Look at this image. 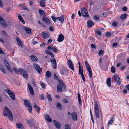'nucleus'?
<instances>
[{
  "label": "nucleus",
  "mask_w": 129,
  "mask_h": 129,
  "mask_svg": "<svg viewBox=\"0 0 129 129\" xmlns=\"http://www.w3.org/2000/svg\"><path fill=\"white\" fill-rule=\"evenodd\" d=\"M92 73L91 68L89 66V77H90V80L91 82L93 84V79H92Z\"/></svg>",
  "instance_id": "11"
},
{
  "label": "nucleus",
  "mask_w": 129,
  "mask_h": 129,
  "mask_svg": "<svg viewBox=\"0 0 129 129\" xmlns=\"http://www.w3.org/2000/svg\"><path fill=\"white\" fill-rule=\"evenodd\" d=\"M90 46L93 49H95L96 48V47L94 44H91L90 45Z\"/></svg>",
  "instance_id": "52"
},
{
  "label": "nucleus",
  "mask_w": 129,
  "mask_h": 129,
  "mask_svg": "<svg viewBox=\"0 0 129 129\" xmlns=\"http://www.w3.org/2000/svg\"><path fill=\"white\" fill-rule=\"evenodd\" d=\"M94 25V24L93 22L90 20H89V28L91 27Z\"/></svg>",
  "instance_id": "43"
},
{
  "label": "nucleus",
  "mask_w": 129,
  "mask_h": 129,
  "mask_svg": "<svg viewBox=\"0 0 129 129\" xmlns=\"http://www.w3.org/2000/svg\"><path fill=\"white\" fill-rule=\"evenodd\" d=\"M4 62H5V65L7 69L9 70H10L11 72H13V70H10V66L9 64L8 63L7 61L5 59L4 60Z\"/></svg>",
  "instance_id": "9"
},
{
  "label": "nucleus",
  "mask_w": 129,
  "mask_h": 129,
  "mask_svg": "<svg viewBox=\"0 0 129 129\" xmlns=\"http://www.w3.org/2000/svg\"><path fill=\"white\" fill-rule=\"evenodd\" d=\"M42 20L45 23L47 24H49L50 23V22L49 19L46 17H43L42 18Z\"/></svg>",
  "instance_id": "17"
},
{
  "label": "nucleus",
  "mask_w": 129,
  "mask_h": 129,
  "mask_svg": "<svg viewBox=\"0 0 129 129\" xmlns=\"http://www.w3.org/2000/svg\"><path fill=\"white\" fill-rule=\"evenodd\" d=\"M78 102L80 105H82L81 100L80 97L79 93L78 92Z\"/></svg>",
  "instance_id": "32"
},
{
  "label": "nucleus",
  "mask_w": 129,
  "mask_h": 129,
  "mask_svg": "<svg viewBox=\"0 0 129 129\" xmlns=\"http://www.w3.org/2000/svg\"><path fill=\"white\" fill-rule=\"evenodd\" d=\"M81 12L82 15L85 17H89V15L87 10L84 8H82L81 9Z\"/></svg>",
  "instance_id": "4"
},
{
  "label": "nucleus",
  "mask_w": 129,
  "mask_h": 129,
  "mask_svg": "<svg viewBox=\"0 0 129 129\" xmlns=\"http://www.w3.org/2000/svg\"><path fill=\"white\" fill-rule=\"evenodd\" d=\"M62 74L63 75H67L68 74V71L66 69H64Z\"/></svg>",
  "instance_id": "33"
},
{
  "label": "nucleus",
  "mask_w": 129,
  "mask_h": 129,
  "mask_svg": "<svg viewBox=\"0 0 129 129\" xmlns=\"http://www.w3.org/2000/svg\"><path fill=\"white\" fill-rule=\"evenodd\" d=\"M58 81L59 82V83L60 84L59 85H61V84H62V83H63L62 81L61 80L58 79Z\"/></svg>",
  "instance_id": "60"
},
{
  "label": "nucleus",
  "mask_w": 129,
  "mask_h": 129,
  "mask_svg": "<svg viewBox=\"0 0 129 129\" xmlns=\"http://www.w3.org/2000/svg\"><path fill=\"white\" fill-rule=\"evenodd\" d=\"M85 63L87 70L89 72V64L87 61H85Z\"/></svg>",
  "instance_id": "41"
},
{
  "label": "nucleus",
  "mask_w": 129,
  "mask_h": 129,
  "mask_svg": "<svg viewBox=\"0 0 129 129\" xmlns=\"http://www.w3.org/2000/svg\"><path fill=\"white\" fill-rule=\"evenodd\" d=\"M106 83L110 87H111V78H108L107 80Z\"/></svg>",
  "instance_id": "24"
},
{
  "label": "nucleus",
  "mask_w": 129,
  "mask_h": 129,
  "mask_svg": "<svg viewBox=\"0 0 129 129\" xmlns=\"http://www.w3.org/2000/svg\"><path fill=\"white\" fill-rule=\"evenodd\" d=\"M33 66L37 71L39 74H41L42 72V69L40 67V66L36 63H33Z\"/></svg>",
  "instance_id": "5"
},
{
  "label": "nucleus",
  "mask_w": 129,
  "mask_h": 129,
  "mask_svg": "<svg viewBox=\"0 0 129 129\" xmlns=\"http://www.w3.org/2000/svg\"><path fill=\"white\" fill-rule=\"evenodd\" d=\"M103 51L102 50H101L99 51L98 54L100 56H101L103 55Z\"/></svg>",
  "instance_id": "44"
},
{
  "label": "nucleus",
  "mask_w": 129,
  "mask_h": 129,
  "mask_svg": "<svg viewBox=\"0 0 129 129\" xmlns=\"http://www.w3.org/2000/svg\"><path fill=\"white\" fill-rule=\"evenodd\" d=\"M16 39L19 46L21 47H23L22 44L19 38L17 37L16 38Z\"/></svg>",
  "instance_id": "21"
},
{
  "label": "nucleus",
  "mask_w": 129,
  "mask_h": 129,
  "mask_svg": "<svg viewBox=\"0 0 129 129\" xmlns=\"http://www.w3.org/2000/svg\"><path fill=\"white\" fill-rule=\"evenodd\" d=\"M61 85H62V87H63V88L65 89H66V87L64 84L63 83L62 84H61Z\"/></svg>",
  "instance_id": "63"
},
{
  "label": "nucleus",
  "mask_w": 129,
  "mask_h": 129,
  "mask_svg": "<svg viewBox=\"0 0 129 129\" xmlns=\"http://www.w3.org/2000/svg\"><path fill=\"white\" fill-rule=\"evenodd\" d=\"M52 39H49L48 40L47 43L49 44H50L52 41Z\"/></svg>",
  "instance_id": "59"
},
{
  "label": "nucleus",
  "mask_w": 129,
  "mask_h": 129,
  "mask_svg": "<svg viewBox=\"0 0 129 129\" xmlns=\"http://www.w3.org/2000/svg\"><path fill=\"white\" fill-rule=\"evenodd\" d=\"M111 35V34L109 32H108L106 34V36L108 37H110Z\"/></svg>",
  "instance_id": "57"
},
{
  "label": "nucleus",
  "mask_w": 129,
  "mask_h": 129,
  "mask_svg": "<svg viewBox=\"0 0 129 129\" xmlns=\"http://www.w3.org/2000/svg\"><path fill=\"white\" fill-rule=\"evenodd\" d=\"M57 91L58 92H60L62 91L61 85H57Z\"/></svg>",
  "instance_id": "27"
},
{
  "label": "nucleus",
  "mask_w": 129,
  "mask_h": 129,
  "mask_svg": "<svg viewBox=\"0 0 129 129\" xmlns=\"http://www.w3.org/2000/svg\"><path fill=\"white\" fill-rule=\"evenodd\" d=\"M113 117L111 118V120H110L108 122V124H112V123H113Z\"/></svg>",
  "instance_id": "51"
},
{
  "label": "nucleus",
  "mask_w": 129,
  "mask_h": 129,
  "mask_svg": "<svg viewBox=\"0 0 129 129\" xmlns=\"http://www.w3.org/2000/svg\"><path fill=\"white\" fill-rule=\"evenodd\" d=\"M94 20H98L99 19V17L98 15H95L94 17Z\"/></svg>",
  "instance_id": "46"
},
{
  "label": "nucleus",
  "mask_w": 129,
  "mask_h": 129,
  "mask_svg": "<svg viewBox=\"0 0 129 129\" xmlns=\"http://www.w3.org/2000/svg\"><path fill=\"white\" fill-rule=\"evenodd\" d=\"M114 80L115 82L116 83L119 82V85L121 83V82H119L120 78L118 75L117 74L115 75L114 76Z\"/></svg>",
  "instance_id": "13"
},
{
  "label": "nucleus",
  "mask_w": 129,
  "mask_h": 129,
  "mask_svg": "<svg viewBox=\"0 0 129 129\" xmlns=\"http://www.w3.org/2000/svg\"><path fill=\"white\" fill-rule=\"evenodd\" d=\"M67 64L68 67L72 70L74 71V64L71 60H68Z\"/></svg>",
  "instance_id": "7"
},
{
  "label": "nucleus",
  "mask_w": 129,
  "mask_h": 129,
  "mask_svg": "<svg viewBox=\"0 0 129 129\" xmlns=\"http://www.w3.org/2000/svg\"><path fill=\"white\" fill-rule=\"evenodd\" d=\"M5 91L9 95L10 97L13 100H14L15 99V95L14 92L8 89H5Z\"/></svg>",
  "instance_id": "3"
},
{
  "label": "nucleus",
  "mask_w": 129,
  "mask_h": 129,
  "mask_svg": "<svg viewBox=\"0 0 129 129\" xmlns=\"http://www.w3.org/2000/svg\"><path fill=\"white\" fill-rule=\"evenodd\" d=\"M5 111L6 112H7L8 114L11 112L10 111L9 109L7 107H5Z\"/></svg>",
  "instance_id": "40"
},
{
  "label": "nucleus",
  "mask_w": 129,
  "mask_h": 129,
  "mask_svg": "<svg viewBox=\"0 0 129 129\" xmlns=\"http://www.w3.org/2000/svg\"><path fill=\"white\" fill-rule=\"evenodd\" d=\"M0 22L1 24L4 27H6L7 26L6 25V22L3 18L0 16Z\"/></svg>",
  "instance_id": "12"
},
{
  "label": "nucleus",
  "mask_w": 129,
  "mask_h": 129,
  "mask_svg": "<svg viewBox=\"0 0 129 129\" xmlns=\"http://www.w3.org/2000/svg\"><path fill=\"white\" fill-rule=\"evenodd\" d=\"M111 72L113 73H114L115 72L116 69L113 66H112L111 68Z\"/></svg>",
  "instance_id": "42"
},
{
  "label": "nucleus",
  "mask_w": 129,
  "mask_h": 129,
  "mask_svg": "<svg viewBox=\"0 0 129 129\" xmlns=\"http://www.w3.org/2000/svg\"><path fill=\"white\" fill-rule=\"evenodd\" d=\"M47 98L50 101H52V99L51 97V94L48 93L47 96Z\"/></svg>",
  "instance_id": "37"
},
{
  "label": "nucleus",
  "mask_w": 129,
  "mask_h": 129,
  "mask_svg": "<svg viewBox=\"0 0 129 129\" xmlns=\"http://www.w3.org/2000/svg\"><path fill=\"white\" fill-rule=\"evenodd\" d=\"M19 73L23 75V77L26 79L28 78V74L27 72L25 70L21 68H19Z\"/></svg>",
  "instance_id": "2"
},
{
  "label": "nucleus",
  "mask_w": 129,
  "mask_h": 129,
  "mask_svg": "<svg viewBox=\"0 0 129 129\" xmlns=\"http://www.w3.org/2000/svg\"><path fill=\"white\" fill-rule=\"evenodd\" d=\"M28 86L31 94L32 95H34V91L32 86L29 84L28 83Z\"/></svg>",
  "instance_id": "16"
},
{
  "label": "nucleus",
  "mask_w": 129,
  "mask_h": 129,
  "mask_svg": "<svg viewBox=\"0 0 129 129\" xmlns=\"http://www.w3.org/2000/svg\"><path fill=\"white\" fill-rule=\"evenodd\" d=\"M96 34L99 36H101V33L99 30H97L95 31Z\"/></svg>",
  "instance_id": "55"
},
{
  "label": "nucleus",
  "mask_w": 129,
  "mask_h": 129,
  "mask_svg": "<svg viewBox=\"0 0 129 129\" xmlns=\"http://www.w3.org/2000/svg\"><path fill=\"white\" fill-rule=\"evenodd\" d=\"M40 5L41 6L43 7H44L45 6V2L43 1H41L40 2Z\"/></svg>",
  "instance_id": "48"
},
{
  "label": "nucleus",
  "mask_w": 129,
  "mask_h": 129,
  "mask_svg": "<svg viewBox=\"0 0 129 129\" xmlns=\"http://www.w3.org/2000/svg\"><path fill=\"white\" fill-rule=\"evenodd\" d=\"M50 30L52 31H53L54 30L52 26H50L49 28Z\"/></svg>",
  "instance_id": "61"
},
{
  "label": "nucleus",
  "mask_w": 129,
  "mask_h": 129,
  "mask_svg": "<svg viewBox=\"0 0 129 129\" xmlns=\"http://www.w3.org/2000/svg\"><path fill=\"white\" fill-rule=\"evenodd\" d=\"M13 69L15 73H17L18 74H19V70H18L17 69L15 68H13Z\"/></svg>",
  "instance_id": "50"
},
{
  "label": "nucleus",
  "mask_w": 129,
  "mask_h": 129,
  "mask_svg": "<svg viewBox=\"0 0 129 129\" xmlns=\"http://www.w3.org/2000/svg\"><path fill=\"white\" fill-rule=\"evenodd\" d=\"M39 98L41 100H44L45 99V97L43 94H42L40 95L39 96Z\"/></svg>",
  "instance_id": "49"
},
{
  "label": "nucleus",
  "mask_w": 129,
  "mask_h": 129,
  "mask_svg": "<svg viewBox=\"0 0 129 129\" xmlns=\"http://www.w3.org/2000/svg\"><path fill=\"white\" fill-rule=\"evenodd\" d=\"M41 85L42 87L43 88H44L45 86V84L44 83H41Z\"/></svg>",
  "instance_id": "64"
},
{
  "label": "nucleus",
  "mask_w": 129,
  "mask_h": 129,
  "mask_svg": "<svg viewBox=\"0 0 129 129\" xmlns=\"http://www.w3.org/2000/svg\"><path fill=\"white\" fill-rule=\"evenodd\" d=\"M2 33L5 36H7V33L4 31H2Z\"/></svg>",
  "instance_id": "58"
},
{
  "label": "nucleus",
  "mask_w": 129,
  "mask_h": 129,
  "mask_svg": "<svg viewBox=\"0 0 129 129\" xmlns=\"http://www.w3.org/2000/svg\"><path fill=\"white\" fill-rule=\"evenodd\" d=\"M65 129H70V125H68L67 124L65 126Z\"/></svg>",
  "instance_id": "53"
},
{
  "label": "nucleus",
  "mask_w": 129,
  "mask_h": 129,
  "mask_svg": "<svg viewBox=\"0 0 129 129\" xmlns=\"http://www.w3.org/2000/svg\"><path fill=\"white\" fill-rule=\"evenodd\" d=\"M127 16V14H124L122 15L120 17V18L122 20H124L126 18Z\"/></svg>",
  "instance_id": "34"
},
{
  "label": "nucleus",
  "mask_w": 129,
  "mask_h": 129,
  "mask_svg": "<svg viewBox=\"0 0 129 129\" xmlns=\"http://www.w3.org/2000/svg\"><path fill=\"white\" fill-rule=\"evenodd\" d=\"M95 114L96 117L97 118L99 117L98 105L97 104H95Z\"/></svg>",
  "instance_id": "8"
},
{
  "label": "nucleus",
  "mask_w": 129,
  "mask_h": 129,
  "mask_svg": "<svg viewBox=\"0 0 129 129\" xmlns=\"http://www.w3.org/2000/svg\"><path fill=\"white\" fill-rule=\"evenodd\" d=\"M56 107L58 109L60 110H61L62 109V107L61 106L60 104L59 103H57V104L56 105Z\"/></svg>",
  "instance_id": "39"
},
{
  "label": "nucleus",
  "mask_w": 129,
  "mask_h": 129,
  "mask_svg": "<svg viewBox=\"0 0 129 129\" xmlns=\"http://www.w3.org/2000/svg\"><path fill=\"white\" fill-rule=\"evenodd\" d=\"M32 83L34 86H36V84L35 81L34 80H33L32 81Z\"/></svg>",
  "instance_id": "62"
},
{
  "label": "nucleus",
  "mask_w": 129,
  "mask_h": 129,
  "mask_svg": "<svg viewBox=\"0 0 129 129\" xmlns=\"http://www.w3.org/2000/svg\"><path fill=\"white\" fill-rule=\"evenodd\" d=\"M83 66H82L81 68H79V75L81 74V76L82 75V74L83 75Z\"/></svg>",
  "instance_id": "29"
},
{
  "label": "nucleus",
  "mask_w": 129,
  "mask_h": 129,
  "mask_svg": "<svg viewBox=\"0 0 129 129\" xmlns=\"http://www.w3.org/2000/svg\"><path fill=\"white\" fill-rule=\"evenodd\" d=\"M30 58L32 60L34 61H36L38 59L34 55H32L30 56Z\"/></svg>",
  "instance_id": "26"
},
{
  "label": "nucleus",
  "mask_w": 129,
  "mask_h": 129,
  "mask_svg": "<svg viewBox=\"0 0 129 129\" xmlns=\"http://www.w3.org/2000/svg\"><path fill=\"white\" fill-rule=\"evenodd\" d=\"M57 19L61 23H62L64 21V17L63 15H61L59 17L57 18Z\"/></svg>",
  "instance_id": "15"
},
{
  "label": "nucleus",
  "mask_w": 129,
  "mask_h": 129,
  "mask_svg": "<svg viewBox=\"0 0 129 129\" xmlns=\"http://www.w3.org/2000/svg\"><path fill=\"white\" fill-rule=\"evenodd\" d=\"M50 61L51 63L53 68L54 69H56V68L57 63L55 58H51Z\"/></svg>",
  "instance_id": "6"
},
{
  "label": "nucleus",
  "mask_w": 129,
  "mask_h": 129,
  "mask_svg": "<svg viewBox=\"0 0 129 129\" xmlns=\"http://www.w3.org/2000/svg\"><path fill=\"white\" fill-rule=\"evenodd\" d=\"M51 18L55 22H56V19H57V18H56L55 17L52 16H51Z\"/></svg>",
  "instance_id": "54"
},
{
  "label": "nucleus",
  "mask_w": 129,
  "mask_h": 129,
  "mask_svg": "<svg viewBox=\"0 0 129 129\" xmlns=\"http://www.w3.org/2000/svg\"><path fill=\"white\" fill-rule=\"evenodd\" d=\"M52 50L55 53H56L57 52V50L55 47H52Z\"/></svg>",
  "instance_id": "45"
},
{
  "label": "nucleus",
  "mask_w": 129,
  "mask_h": 129,
  "mask_svg": "<svg viewBox=\"0 0 129 129\" xmlns=\"http://www.w3.org/2000/svg\"><path fill=\"white\" fill-rule=\"evenodd\" d=\"M18 17L20 21L24 24L25 23V22L23 20V19L21 15L20 14H18Z\"/></svg>",
  "instance_id": "25"
},
{
  "label": "nucleus",
  "mask_w": 129,
  "mask_h": 129,
  "mask_svg": "<svg viewBox=\"0 0 129 129\" xmlns=\"http://www.w3.org/2000/svg\"><path fill=\"white\" fill-rule=\"evenodd\" d=\"M45 51L47 54H48L50 55L51 56V58H54V55L51 52L48 51L47 50H45Z\"/></svg>",
  "instance_id": "30"
},
{
  "label": "nucleus",
  "mask_w": 129,
  "mask_h": 129,
  "mask_svg": "<svg viewBox=\"0 0 129 129\" xmlns=\"http://www.w3.org/2000/svg\"><path fill=\"white\" fill-rule=\"evenodd\" d=\"M24 104L25 107L28 109V111L30 113L31 112L32 107L30 106V103L29 101L27 100H25L24 101Z\"/></svg>",
  "instance_id": "1"
},
{
  "label": "nucleus",
  "mask_w": 129,
  "mask_h": 129,
  "mask_svg": "<svg viewBox=\"0 0 129 129\" xmlns=\"http://www.w3.org/2000/svg\"><path fill=\"white\" fill-rule=\"evenodd\" d=\"M50 35L48 33H46L43 32L41 34L42 37L44 39H46L48 38L50 36Z\"/></svg>",
  "instance_id": "10"
},
{
  "label": "nucleus",
  "mask_w": 129,
  "mask_h": 129,
  "mask_svg": "<svg viewBox=\"0 0 129 129\" xmlns=\"http://www.w3.org/2000/svg\"><path fill=\"white\" fill-rule=\"evenodd\" d=\"M45 119L48 122L52 121V119L50 116L47 114H46L45 115Z\"/></svg>",
  "instance_id": "20"
},
{
  "label": "nucleus",
  "mask_w": 129,
  "mask_h": 129,
  "mask_svg": "<svg viewBox=\"0 0 129 129\" xmlns=\"http://www.w3.org/2000/svg\"><path fill=\"white\" fill-rule=\"evenodd\" d=\"M53 123L55 126L58 129H59L60 128L61 124L59 123L55 120L53 121Z\"/></svg>",
  "instance_id": "18"
},
{
  "label": "nucleus",
  "mask_w": 129,
  "mask_h": 129,
  "mask_svg": "<svg viewBox=\"0 0 129 129\" xmlns=\"http://www.w3.org/2000/svg\"><path fill=\"white\" fill-rule=\"evenodd\" d=\"M47 77L48 78H49L51 77V74L50 72L49 71H47L46 73Z\"/></svg>",
  "instance_id": "35"
},
{
  "label": "nucleus",
  "mask_w": 129,
  "mask_h": 129,
  "mask_svg": "<svg viewBox=\"0 0 129 129\" xmlns=\"http://www.w3.org/2000/svg\"><path fill=\"white\" fill-rule=\"evenodd\" d=\"M72 119L74 121H76L77 120V115L75 112L73 113L72 114Z\"/></svg>",
  "instance_id": "22"
},
{
  "label": "nucleus",
  "mask_w": 129,
  "mask_h": 129,
  "mask_svg": "<svg viewBox=\"0 0 129 129\" xmlns=\"http://www.w3.org/2000/svg\"><path fill=\"white\" fill-rule=\"evenodd\" d=\"M34 108L35 110H37L38 111H39L41 109L35 103L34 104Z\"/></svg>",
  "instance_id": "31"
},
{
  "label": "nucleus",
  "mask_w": 129,
  "mask_h": 129,
  "mask_svg": "<svg viewBox=\"0 0 129 129\" xmlns=\"http://www.w3.org/2000/svg\"><path fill=\"white\" fill-rule=\"evenodd\" d=\"M54 79L56 80L58 79V77L57 76L56 74H54Z\"/></svg>",
  "instance_id": "56"
},
{
  "label": "nucleus",
  "mask_w": 129,
  "mask_h": 129,
  "mask_svg": "<svg viewBox=\"0 0 129 129\" xmlns=\"http://www.w3.org/2000/svg\"><path fill=\"white\" fill-rule=\"evenodd\" d=\"M39 12L40 14L42 17H44L45 16V13L43 10L40 9L39 10Z\"/></svg>",
  "instance_id": "28"
},
{
  "label": "nucleus",
  "mask_w": 129,
  "mask_h": 129,
  "mask_svg": "<svg viewBox=\"0 0 129 129\" xmlns=\"http://www.w3.org/2000/svg\"><path fill=\"white\" fill-rule=\"evenodd\" d=\"M118 23L117 21H114L112 23V25L114 27H116Z\"/></svg>",
  "instance_id": "47"
},
{
  "label": "nucleus",
  "mask_w": 129,
  "mask_h": 129,
  "mask_svg": "<svg viewBox=\"0 0 129 129\" xmlns=\"http://www.w3.org/2000/svg\"><path fill=\"white\" fill-rule=\"evenodd\" d=\"M64 37L63 35L61 34L58 36L57 39V41L58 42H61L63 41L64 40Z\"/></svg>",
  "instance_id": "19"
},
{
  "label": "nucleus",
  "mask_w": 129,
  "mask_h": 129,
  "mask_svg": "<svg viewBox=\"0 0 129 129\" xmlns=\"http://www.w3.org/2000/svg\"><path fill=\"white\" fill-rule=\"evenodd\" d=\"M8 117L10 120H13V117L11 112H10V113L9 114Z\"/></svg>",
  "instance_id": "38"
},
{
  "label": "nucleus",
  "mask_w": 129,
  "mask_h": 129,
  "mask_svg": "<svg viewBox=\"0 0 129 129\" xmlns=\"http://www.w3.org/2000/svg\"><path fill=\"white\" fill-rule=\"evenodd\" d=\"M23 28L27 34H30L31 33V30L29 28L24 26Z\"/></svg>",
  "instance_id": "14"
},
{
  "label": "nucleus",
  "mask_w": 129,
  "mask_h": 129,
  "mask_svg": "<svg viewBox=\"0 0 129 129\" xmlns=\"http://www.w3.org/2000/svg\"><path fill=\"white\" fill-rule=\"evenodd\" d=\"M16 125L17 127L19 129H24L23 126L21 123H17Z\"/></svg>",
  "instance_id": "23"
},
{
  "label": "nucleus",
  "mask_w": 129,
  "mask_h": 129,
  "mask_svg": "<svg viewBox=\"0 0 129 129\" xmlns=\"http://www.w3.org/2000/svg\"><path fill=\"white\" fill-rule=\"evenodd\" d=\"M30 126H31L30 127L31 128H32L33 127H35V124L34 122L31 121L30 122V123L29 124Z\"/></svg>",
  "instance_id": "36"
}]
</instances>
